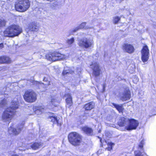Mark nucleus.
Instances as JSON below:
<instances>
[{"instance_id": "nucleus-17", "label": "nucleus", "mask_w": 156, "mask_h": 156, "mask_svg": "<svg viewBox=\"0 0 156 156\" xmlns=\"http://www.w3.org/2000/svg\"><path fill=\"white\" fill-rule=\"evenodd\" d=\"M11 61L10 58L7 56H3L0 57V63H10Z\"/></svg>"}, {"instance_id": "nucleus-7", "label": "nucleus", "mask_w": 156, "mask_h": 156, "mask_svg": "<svg viewBox=\"0 0 156 156\" xmlns=\"http://www.w3.org/2000/svg\"><path fill=\"white\" fill-rule=\"evenodd\" d=\"M24 123L23 122L21 125H19L15 128L12 127L9 128L8 132L10 135H16L19 134L23 127Z\"/></svg>"}, {"instance_id": "nucleus-29", "label": "nucleus", "mask_w": 156, "mask_h": 156, "mask_svg": "<svg viewBox=\"0 0 156 156\" xmlns=\"http://www.w3.org/2000/svg\"><path fill=\"white\" fill-rule=\"evenodd\" d=\"M74 41V39L73 38H72L69 39H68L67 41V42L69 46H71V44H73Z\"/></svg>"}, {"instance_id": "nucleus-13", "label": "nucleus", "mask_w": 156, "mask_h": 156, "mask_svg": "<svg viewBox=\"0 0 156 156\" xmlns=\"http://www.w3.org/2000/svg\"><path fill=\"white\" fill-rule=\"evenodd\" d=\"M131 97L130 92L129 90H126L120 94V99L123 101H126L130 99Z\"/></svg>"}, {"instance_id": "nucleus-11", "label": "nucleus", "mask_w": 156, "mask_h": 156, "mask_svg": "<svg viewBox=\"0 0 156 156\" xmlns=\"http://www.w3.org/2000/svg\"><path fill=\"white\" fill-rule=\"evenodd\" d=\"M90 66L93 70V74L96 76H99L100 74L101 69L98 64L97 63H94Z\"/></svg>"}, {"instance_id": "nucleus-27", "label": "nucleus", "mask_w": 156, "mask_h": 156, "mask_svg": "<svg viewBox=\"0 0 156 156\" xmlns=\"http://www.w3.org/2000/svg\"><path fill=\"white\" fill-rule=\"evenodd\" d=\"M44 108L41 106V107H37V109L35 111V113L38 115L40 114H41L42 112H44Z\"/></svg>"}, {"instance_id": "nucleus-16", "label": "nucleus", "mask_w": 156, "mask_h": 156, "mask_svg": "<svg viewBox=\"0 0 156 156\" xmlns=\"http://www.w3.org/2000/svg\"><path fill=\"white\" fill-rule=\"evenodd\" d=\"M82 130L88 135H91L93 134V130L92 129L87 126L82 127Z\"/></svg>"}, {"instance_id": "nucleus-28", "label": "nucleus", "mask_w": 156, "mask_h": 156, "mask_svg": "<svg viewBox=\"0 0 156 156\" xmlns=\"http://www.w3.org/2000/svg\"><path fill=\"white\" fill-rule=\"evenodd\" d=\"M6 22L4 19H0V28L4 27L6 24Z\"/></svg>"}, {"instance_id": "nucleus-3", "label": "nucleus", "mask_w": 156, "mask_h": 156, "mask_svg": "<svg viewBox=\"0 0 156 156\" xmlns=\"http://www.w3.org/2000/svg\"><path fill=\"white\" fill-rule=\"evenodd\" d=\"M30 5L29 0H17L15 3V8L17 11L24 12L28 9Z\"/></svg>"}, {"instance_id": "nucleus-25", "label": "nucleus", "mask_w": 156, "mask_h": 156, "mask_svg": "<svg viewBox=\"0 0 156 156\" xmlns=\"http://www.w3.org/2000/svg\"><path fill=\"white\" fill-rule=\"evenodd\" d=\"M73 73V71L72 69H70L68 67L65 68L63 71L62 73L63 75H65L69 73L72 74Z\"/></svg>"}, {"instance_id": "nucleus-35", "label": "nucleus", "mask_w": 156, "mask_h": 156, "mask_svg": "<svg viewBox=\"0 0 156 156\" xmlns=\"http://www.w3.org/2000/svg\"><path fill=\"white\" fill-rule=\"evenodd\" d=\"M6 103V101H5V100H3L1 102L0 104L1 105H2V106H3V105H5Z\"/></svg>"}, {"instance_id": "nucleus-8", "label": "nucleus", "mask_w": 156, "mask_h": 156, "mask_svg": "<svg viewBox=\"0 0 156 156\" xmlns=\"http://www.w3.org/2000/svg\"><path fill=\"white\" fill-rule=\"evenodd\" d=\"M138 121L134 119H130L129 120L128 124L126 127V130H130L135 129L138 126Z\"/></svg>"}, {"instance_id": "nucleus-15", "label": "nucleus", "mask_w": 156, "mask_h": 156, "mask_svg": "<svg viewBox=\"0 0 156 156\" xmlns=\"http://www.w3.org/2000/svg\"><path fill=\"white\" fill-rule=\"evenodd\" d=\"M53 54L54 56L53 59L55 61L63 59L66 58V56L64 55L57 51H55L53 52Z\"/></svg>"}, {"instance_id": "nucleus-9", "label": "nucleus", "mask_w": 156, "mask_h": 156, "mask_svg": "<svg viewBox=\"0 0 156 156\" xmlns=\"http://www.w3.org/2000/svg\"><path fill=\"white\" fill-rule=\"evenodd\" d=\"M141 59L144 62H146L149 58V50L147 45L143 47L141 51Z\"/></svg>"}, {"instance_id": "nucleus-23", "label": "nucleus", "mask_w": 156, "mask_h": 156, "mask_svg": "<svg viewBox=\"0 0 156 156\" xmlns=\"http://www.w3.org/2000/svg\"><path fill=\"white\" fill-rule=\"evenodd\" d=\"M112 106L115 107L120 112H122L124 108L122 104L118 105L114 103H112Z\"/></svg>"}, {"instance_id": "nucleus-30", "label": "nucleus", "mask_w": 156, "mask_h": 156, "mask_svg": "<svg viewBox=\"0 0 156 156\" xmlns=\"http://www.w3.org/2000/svg\"><path fill=\"white\" fill-rule=\"evenodd\" d=\"M120 17L118 16H115L114 17L113 22L115 24H117L118 22L120 20Z\"/></svg>"}, {"instance_id": "nucleus-31", "label": "nucleus", "mask_w": 156, "mask_h": 156, "mask_svg": "<svg viewBox=\"0 0 156 156\" xmlns=\"http://www.w3.org/2000/svg\"><path fill=\"white\" fill-rule=\"evenodd\" d=\"M142 150L139 151H135V156H143L141 152Z\"/></svg>"}, {"instance_id": "nucleus-6", "label": "nucleus", "mask_w": 156, "mask_h": 156, "mask_svg": "<svg viewBox=\"0 0 156 156\" xmlns=\"http://www.w3.org/2000/svg\"><path fill=\"white\" fill-rule=\"evenodd\" d=\"M24 100L28 102H32L36 100V94L33 91L29 90L26 91L24 95Z\"/></svg>"}, {"instance_id": "nucleus-39", "label": "nucleus", "mask_w": 156, "mask_h": 156, "mask_svg": "<svg viewBox=\"0 0 156 156\" xmlns=\"http://www.w3.org/2000/svg\"><path fill=\"white\" fill-rule=\"evenodd\" d=\"M100 131H101V130H99V133H100Z\"/></svg>"}, {"instance_id": "nucleus-5", "label": "nucleus", "mask_w": 156, "mask_h": 156, "mask_svg": "<svg viewBox=\"0 0 156 156\" xmlns=\"http://www.w3.org/2000/svg\"><path fill=\"white\" fill-rule=\"evenodd\" d=\"M79 46L82 48H90L93 44V41L90 38L84 37L78 39Z\"/></svg>"}, {"instance_id": "nucleus-1", "label": "nucleus", "mask_w": 156, "mask_h": 156, "mask_svg": "<svg viewBox=\"0 0 156 156\" xmlns=\"http://www.w3.org/2000/svg\"><path fill=\"white\" fill-rule=\"evenodd\" d=\"M20 99V96H18L16 98H15L11 102L10 107L5 111L2 117V119L4 121L9 122L11 120L12 115L15 112V110L18 108Z\"/></svg>"}, {"instance_id": "nucleus-24", "label": "nucleus", "mask_w": 156, "mask_h": 156, "mask_svg": "<svg viewBox=\"0 0 156 156\" xmlns=\"http://www.w3.org/2000/svg\"><path fill=\"white\" fill-rule=\"evenodd\" d=\"M53 54V52L47 53L45 55L46 58L49 61H55L54 59H53L54 56Z\"/></svg>"}, {"instance_id": "nucleus-34", "label": "nucleus", "mask_w": 156, "mask_h": 156, "mask_svg": "<svg viewBox=\"0 0 156 156\" xmlns=\"http://www.w3.org/2000/svg\"><path fill=\"white\" fill-rule=\"evenodd\" d=\"M10 154L11 156H20L19 154H17L15 153L14 152H11V153H9Z\"/></svg>"}, {"instance_id": "nucleus-37", "label": "nucleus", "mask_w": 156, "mask_h": 156, "mask_svg": "<svg viewBox=\"0 0 156 156\" xmlns=\"http://www.w3.org/2000/svg\"><path fill=\"white\" fill-rule=\"evenodd\" d=\"M3 44H0V49L2 48L3 47Z\"/></svg>"}, {"instance_id": "nucleus-4", "label": "nucleus", "mask_w": 156, "mask_h": 156, "mask_svg": "<svg viewBox=\"0 0 156 156\" xmlns=\"http://www.w3.org/2000/svg\"><path fill=\"white\" fill-rule=\"evenodd\" d=\"M69 142L74 146L79 145L82 141V136L76 132L70 133L68 136Z\"/></svg>"}, {"instance_id": "nucleus-33", "label": "nucleus", "mask_w": 156, "mask_h": 156, "mask_svg": "<svg viewBox=\"0 0 156 156\" xmlns=\"http://www.w3.org/2000/svg\"><path fill=\"white\" fill-rule=\"evenodd\" d=\"M108 148H106V149L108 151H110L112 149V144L111 143H110L108 144Z\"/></svg>"}, {"instance_id": "nucleus-12", "label": "nucleus", "mask_w": 156, "mask_h": 156, "mask_svg": "<svg viewBox=\"0 0 156 156\" xmlns=\"http://www.w3.org/2000/svg\"><path fill=\"white\" fill-rule=\"evenodd\" d=\"M122 49L125 52L132 53L134 51V49L133 46L128 44H124L122 45Z\"/></svg>"}, {"instance_id": "nucleus-22", "label": "nucleus", "mask_w": 156, "mask_h": 156, "mask_svg": "<svg viewBox=\"0 0 156 156\" xmlns=\"http://www.w3.org/2000/svg\"><path fill=\"white\" fill-rule=\"evenodd\" d=\"M48 119L49 121L53 122L54 124H57L58 125L59 124L60 126L61 125V124L58 123V120L56 117L53 116H49Z\"/></svg>"}, {"instance_id": "nucleus-20", "label": "nucleus", "mask_w": 156, "mask_h": 156, "mask_svg": "<svg viewBox=\"0 0 156 156\" xmlns=\"http://www.w3.org/2000/svg\"><path fill=\"white\" fill-rule=\"evenodd\" d=\"M66 97H67L66 99V106L68 108H69L72 105V97L70 95L68 94L66 95Z\"/></svg>"}, {"instance_id": "nucleus-18", "label": "nucleus", "mask_w": 156, "mask_h": 156, "mask_svg": "<svg viewBox=\"0 0 156 156\" xmlns=\"http://www.w3.org/2000/svg\"><path fill=\"white\" fill-rule=\"evenodd\" d=\"M28 29L31 31H37L38 30V27L35 22L30 23L28 26Z\"/></svg>"}, {"instance_id": "nucleus-19", "label": "nucleus", "mask_w": 156, "mask_h": 156, "mask_svg": "<svg viewBox=\"0 0 156 156\" xmlns=\"http://www.w3.org/2000/svg\"><path fill=\"white\" fill-rule=\"evenodd\" d=\"M43 146V143L41 142H35L31 146V148L34 150H36L42 147Z\"/></svg>"}, {"instance_id": "nucleus-14", "label": "nucleus", "mask_w": 156, "mask_h": 156, "mask_svg": "<svg viewBox=\"0 0 156 156\" xmlns=\"http://www.w3.org/2000/svg\"><path fill=\"white\" fill-rule=\"evenodd\" d=\"M129 119L122 117L119 120L118 124L119 126H125V129H126V127L128 126Z\"/></svg>"}, {"instance_id": "nucleus-36", "label": "nucleus", "mask_w": 156, "mask_h": 156, "mask_svg": "<svg viewBox=\"0 0 156 156\" xmlns=\"http://www.w3.org/2000/svg\"><path fill=\"white\" fill-rule=\"evenodd\" d=\"M80 29L79 28V27L78 26L74 29L73 31V32H76Z\"/></svg>"}, {"instance_id": "nucleus-10", "label": "nucleus", "mask_w": 156, "mask_h": 156, "mask_svg": "<svg viewBox=\"0 0 156 156\" xmlns=\"http://www.w3.org/2000/svg\"><path fill=\"white\" fill-rule=\"evenodd\" d=\"M60 101L58 98L55 96L51 97L50 101L48 104L49 108H51L54 106H56L59 103Z\"/></svg>"}, {"instance_id": "nucleus-2", "label": "nucleus", "mask_w": 156, "mask_h": 156, "mask_svg": "<svg viewBox=\"0 0 156 156\" xmlns=\"http://www.w3.org/2000/svg\"><path fill=\"white\" fill-rule=\"evenodd\" d=\"M22 32V29L20 26L12 25L8 27L4 31V35L10 37L17 36Z\"/></svg>"}, {"instance_id": "nucleus-21", "label": "nucleus", "mask_w": 156, "mask_h": 156, "mask_svg": "<svg viewBox=\"0 0 156 156\" xmlns=\"http://www.w3.org/2000/svg\"><path fill=\"white\" fill-rule=\"evenodd\" d=\"M95 104L93 102H91L85 104L83 108L86 110H90L93 109L94 106Z\"/></svg>"}, {"instance_id": "nucleus-26", "label": "nucleus", "mask_w": 156, "mask_h": 156, "mask_svg": "<svg viewBox=\"0 0 156 156\" xmlns=\"http://www.w3.org/2000/svg\"><path fill=\"white\" fill-rule=\"evenodd\" d=\"M86 25V22H83L79 26V28H80V29L83 28L85 27V29H93L94 28L93 27V26H87L85 27Z\"/></svg>"}, {"instance_id": "nucleus-38", "label": "nucleus", "mask_w": 156, "mask_h": 156, "mask_svg": "<svg viewBox=\"0 0 156 156\" xmlns=\"http://www.w3.org/2000/svg\"><path fill=\"white\" fill-rule=\"evenodd\" d=\"M48 1L51 2L52 0H47Z\"/></svg>"}, {"instance_id": "nucleus-32", "label": "nucleus", "mask_w": 156, "mask_h": 156, "mask_svg": "<svg viewBox=\"0 0 156 156\" xmlns=\"http://www.w3.org/2000/svg\"><path fill=\"white\" fill-rule=\"evenodd\" d=\"M144 144V140H142L138 146V149H143L142 151H143V145Z\"/></svg>"}]
</instances>
